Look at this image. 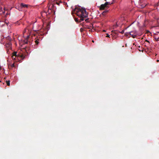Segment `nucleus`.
I'll return each instance as SVG.
<instances>
[{
	"label": "nucleus",
	"mask_w": 159,
	"mask_h": 159,
	"mask_svg": "<svg viewBox=\"0 0 159 159\" xmlns=\"http://www.w3.org/2000/svg\"><path fill=\"white\" fill-rule=\"evenodd\" d=\"M7 39L9 40V41H10V38L9 37H7Z\"/></svg>",
	"instance_id": "nucleus-15"
},
{
	"label": "nucleus",
	"mask_w": 159,
	"mask_h": 159,
	"mask_svg": "<svg viewBox=\"0 0 159 159\" xmlns=\"http://www.w3.org/2000/svg\"><path fill=\"white\" fill-rule=\"evenodd\" d=\"M25 43H27V40H26L25 41Z\"/></svg>",
	"instance_id": "nucleus-21"
},
{
	"label": "nucleus",
	"mask_w": 159,
	"mask_h": 159,
	"mask_svg": "<svg viewBox=\"0 0 159 159\" xmlns=\"http://www.w3.org/2000/svg\"><path fill=\"white\" fill-rule=\"evenodd\" d=\"M54 7V5L53 4H51L50 6H49L48 7V10L47 11H44L42 12V14L45 13L46 14V15H48L52 13H53V14H55V11L54 10L53 7Z\"/></svg>",
	"instance_id": "nucleus-2"
},
{
	"label": "nucleus",
	"mask_w": 159,
	"mask_h": 159,
	"mask_svg": "<svg viewBox=\"0 0 159 159\" xmlns=\"http://www.w3.org/2000/svg\"><path fill=\"white\" fill-rule=\"evenodd\" d=\"M118 26L117 23H116V25H114L113 26V29H114L116 28Z\"/></svg>",
	"instance_id": "nucleus-8"
},
{
	"label": "nucleus",
	"mask_w": 159,
	"mask_h": 159,
	"mask_svg": "<svg viewBox=\"0 0 159 159\" xmlns=\"http://www.w3.org/2000/svg\"><path fill=\"white\" fill-rule=\"evenodd\" d=\"M11 66L12 67H14L15 66H14V64L13 63V64H12L11 65Z\"/></svg>",
	"instance_id": "nucleus-19"
},
{
	"label": "nucleus",
	"mask_w": 159,
	"mask_h": 159,
	"mask_svg": "<svg viewBox=\"0 0 159 159\" xmlns=\"http://www.w3.org/2000/svg\"><path fill=\"white\" fill-rule=\"evenodd\" d=\"M129 34L133 38H135L137 34V32L136 30L131 31L129 32Z\"/></svg>",
	"instance_id": "nucleus-3"
},
{
	"label": "nucleus",
	"mask_w": 159,
	"mask_h": 159,
	"mask_svg": "<svg viewBox=\"0 0 159 159\" xmlns=\"http://www.w3.org/2000/svg\"><path fill=\"white\" fill-rule=\"evenodd\" d=\"M12 59L14 60H16V58L17 57H15L13 56H12Z\"/></svg>",
	"instance_id": "nucleus-11"
},
{
	"label": "nucleus",
	"mask_w": 159,
	"mask_h": 159,
	"mask_svg": "<svg viewBox=\"0 0 159 159\" xmlns=\"http://www.w3.org/2000/svg\"><path fill=\"white\" fill-rule=\"evenodd\" d=\"M6 46L7 48H11V41H9L6 44Z\"/></svg>",
	"instance_id": "nucleus-5"
},
{
	"label": "nucleus",
	"mask_w": 159,
	"mask_h": 159,
	"mask_svg": "<svg viewBox=\"0 0 159 159\" xmlns=\"http://www.w3.org/2000/svg\"><path fill=\"white\" fill-rule=\"evenodd\" d=\"M103 31L104 32H105V30H103Z\"/></svg>",
	"instance_id": "nucleus-28"
},
{
	"label": "nucleus",
	"mask_w": 159,
	"mask_h": 159,
	"mask_svg": "<svg viewBox=\"0 0 159 159\" xmlns=\"http://www.w3.org/2000/svg\"><path fill=\"white\" fill-rule=\"evenodd\" d=\"M159 61V60H157V62H158Z\"/></svg>",
	"instance_id": "nucleus-24"
},
{
	"label": "nucleus",
	"mask_w": 159,
	"mask_h": 159,
	"mask_svg": "<svg viewBox=\"0 0 159 159\" xmlns=\"http://www.w3.org/2000/svg\"><path fill=\"white\" fill-rule=\"evenodd\" d=\"M20 56V58H22V59H23L24 58V57H23V56L22 55H21L20 56Z\"/></svg>",
	"instance_id": "nucleus-10"
},
{
	"label": "nucleus",
	"mask_w": 159,
	"mask_h": 159,
	"mask_svg": "<svg viewBox=\"0 0 159 159\" xmlns=\"http://www.w3.org/2000/svg\"><path fill=\"white\" fill-rule=\"evenodd\" d=\"M6 82L7 83V85L9 86L10 85V83L9 81H6Z\"/></svg>",
	"instance_id": "nucleus-9"
},
{
	"label": "nucleus",
	"mask_w": 159,
	"mask_h": 159,
	"mask_svg": "<svg viewBox=\"0 0 159 159\" xmlns=\"http://www.w3.org/2000/svg\"><path fill=\"white\" fill-rule=\"evenodd\" d=\"M106 37H109V38H110V35H109L108 34H107V36H106Z\"/></svg>",
	"instance_id": "nucleus-18"
},
{
	"label": "nucleus",
	"mask_w": 159,
	"mask_h": 159,
	"mask_svg": "<svg viewBox=\"0 0 159 159\" xmlns=\"http://www.w3.org/2000/svg\"><path fill=\"white\" fill-rule=\"evenodd\" d=\"M29 36H27V38H29Z\"/></svg>",
	"instance_id": "nucleus-26"
},
{
	"label": "nucleus",
	"mask_w": 159,
	"mask_h": 159,
	"mask_svg": "<svg viewBox=\"0 0 159 159\" xmlns=\"http://www.w3.org/2000/svg\"><path fill=\"white\" fill-rule=\"evenodd\" d=\"M155 39H156V40L157 41H159V37H158L157 38H155Z\"/></svg>",
	"instance_id": "nucleus-16"
},
{
	"label": "nucleus",
	"mask_w": 159,
	"mask_h": 159,
	"mask_svg": "<svg viewBox=\"0 0 159 159\" xmlns=\"http://www.w3.org/2000/svg\"><path fill=\"white\" fill-rule=\"evenodd\" d=\"M159 5V1L155 4V6H158Z\"/></svg>",
	"instance_id": "nucleus-13"
},
{
	"label": "nucleus",
	"mask_w": 159,
	"mask_h": 159,
	"mask_svg": "<svg viewBox=\"0 0 159 159\" xmlns=\"http://www.w3.org/2000/svg\"><path fill=\"white\" fill-rule=\"evenodd\" d=\"M56 4L58 5H59L60 2H56Z\"/></svg>",
	"instance_id": "nucleus-20"
},
{
	"label": "nucleus",
	"mask_w": 159,
	"mask_h": 159,
	"mask_svg": "<svg viewBox=\"0 0 159 159\" xmlns=\"http://www.w3.org/2000/svg\"><path fill=\"white\" fill-rule=\"evenodd\" d=\"M110 4L111 3L110 2H107L104 4H102L101 5L100 9L101 10H103L105 7H107V5H110Z\"/></svg>",
	"instance_id": "nucleus-4"
},
{
	"label": "nucleus",
	"mask_w": 159,
	"mask_h": 159,
	"mask_svg": "<svg viewBox=\"0 0 159 159\" xmlns=\"http://www.w3.org/2000/svg\"><path fill=\"white\" fill-rule=\"evenodd\" d=\"M35 43L36 44H38V43H39V42L37 40H36L35 41Z\"/></svg>",
	"instance_id": "nucleus-12"
},
{
	"label": "nucleus",
	"mask_w": 159,
	"mask_h": 159,
	"mask_svg": "<svg viewBox=\"0 0 159 159\" xmlns=\"http://www.w3.org/2000/svg\"><path fill=\"white\" fill-rule=\"evenodd\" d=\"M17 52H13L12 54V56H13L15 57H18V56H17Z\"/></svg>",
	"instance_id": "nucleus-7"
},
{
	"label": "nucleus",
	"mask_w": 159,
	"mask_h": 159,
	"mask_svg": "<svg viewBox=\"0 0 159 159\" xmlns=\"http://www.w3.org/2000/svg\"><path fill=\"white\" fill-rule=\"evenodd\" d=\"M28 5L27 4H25L23 3H21L20 4V7H22L27 8L28 7Z\"/></svg>",
	"instance_id": "nucleus-6"
},
{
	"label": "nucleus",
	"mask_w": 159,
	"mask_h": 159,
	"mask_svg": "<svg viewBox=\"0 0 159 159\" xmlns=\"http://www.w3.org/2000/svg\"><path fill=\"white\" fill-rule=\"evenodd\" d=\"M73 11L80 18L79 20L77 18H75V20L76 22H80L84 20V18L88 17V13L86 11L85 9L82 8L76 7Z\"/></svg>",
	"instance_id": "nucleus-1"
},
{
	"label": "nucleus",
	"mask_w": 159,
	"mask_h": 159,
	"mask_svg": "<svg viewBox=\"0 0 159 159\" xmlns=\"http://www.w3.org/2000/svg\"><path fill=\"white\" fill-rule=\"evenodd\" d=\"M120 32L121 34H123L124 32V30H123L121 31V32Z\"/></svg>",
	"instance_id": "nucleus-17"
},
{
	"label": "nucleus",
	"mask_w": 159,
	"mask_h": 159,
	"mask_svg": "<svg viewBox=\"0 0 159 159\" xmlns=\"http://www.w3.org/2000/svg\"><path fill=\"white\" fill-rule=\"evenodd\" d=\"M145 41L149 43V41L148 40H147V39Z\"/></svg>",
	"instance_id": "nucleus-23"
},
{
	"label": "nucleus",
	"mask_w": 159,
	"mask_h": 159,
	"mask_svg": "<svg viewBox=\"0 0 159 159\" xmlns=\"http://www.w3.org/2000/svg\"><path fill=\"white\" fill-rule=\"evenodd\" d=\"M108 11H104L103 12V13H102V14L104 15L105 13H106V12H107Z\"/></svg>",
	"instance_id": "nucleus-14"
},
{
	"label": "nucleus",
	"mask_w": 159,
	"mask_h": 159,
	"mask_svg": "<svg viewBox=\"0 0 159 159\" xmlns=\"http://www.w3.org/2000/svg\"><path fill=\"white\" fill-rule=\"evenodd\" d=\"M113 31H112V32H113ZM114 32H115L116 31H114Z\"/></svg>",
	"instance_id": "nucleus-27"
},
{
	"label": "nucleus",
	"mask_w": 159,
	"mask_h": 159,
	"mask_svg": "<svg viewBox=\"0 0 159 159\" xmlns=\"http://www.w3.org/2000/svg\"><path fill=\"white\" fill-rule=\"evenodd\" d=\"M92 42H93V43H94V41L93 40H92Z\"/></svg>",
	"instance_id": "nucleus-25"
},
{
	"label": "nucleus",
	"mask_w": 159,
	"mask_h": 159,
	"mask_svg": "<svg viewBox=\"0 0 159 159\" xmlns=\"http://www.w3.org/2000/svg\"><path fill=\"white\" fill-rule=\"evenodd\" d=\"M73 12L72 11V14H73Z\"/></svg>",
	"instance_id": "nucleus-29"
},
{
	"label": "nucleus",
	"mask_w": 159,
	"mask_h": 159,
	"mask_svg": "<svg viewBox=\"0 0 159 159\" xmlns=\"http://www.w3.org/2000/svg\"><path fill=\"white\" fill-rule=\"evenodd\" d=\"M88 20H89V19H86L85 20L86 21H88Z\"/></svg>",
	"instance_id": "nucleus-22"
}]
</instances>
